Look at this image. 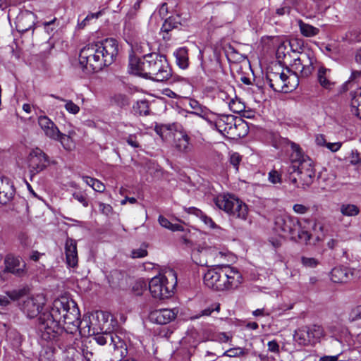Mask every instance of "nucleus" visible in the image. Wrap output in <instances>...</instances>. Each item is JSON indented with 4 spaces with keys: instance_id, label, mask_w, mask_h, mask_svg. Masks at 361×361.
Masks as SVG:
<instances>
[{
    "instance_id": "nucleus-28",
    "label": "nucleus",
    "mask_w": 361,
    "mask_h": 361,
    "mask_svg": "<svg viewBox=\"0 0 361 361\" xmlns=\"http://www.w3.org/2000/svg\"><path fill=\"white\" fill-rule=\"evenodd\" d=\"M331 71L324 66H321L317 73V78L319 84L325 89L331 90L334 85V82H331L329 78V74Z\"/></svg>"
},
{
    "instance_id": "nucleus-16",
    "label": "nucleus",
    "mask_w": 361,
    "mask_h": 361,
    "mask_svg": "<svg viewBox=\"0 0 361 361\" xmlns=\"http://www.w3.org/2000/svg\"><path fill=\"white\" fill-rule=\"evenodd\" d=\"M4 272L11 273L18 277L24 276L27 274L26 264L20 257L7 255L4 259Z\"/></svg>"
},
{
    "instance_id": "nucleus-1",
    "label": "nucleus",
    "mask_w": 361,
    "mask_h": 361,
    "mask_svg": "<svg viewBox=\"0 0 361 361\" xmlns=\"http://www.w3.org/2000/svg\"><path fill=\"white\" fill-rule=\"evenodd\" d=\"M132 71L144 78L157 82H164L171 77V69L164 55L150 53L136 61L131 59Z\"/></svg>"
},
{
    "instance_id": "nucleus-42",
    "label": "nucleus",
    "mask_w": 361,
    "mask_h": 361,
    "mask_svg": "<svg viewBox=\"0 0 361 361\" xmlns=\"http://www.w3.org/2000/svg\"><path fill=\"white\" fill-rule=\"evenodd\" d=\"M352 106L355 108L354 113L361 119V90L353 97Z\"/></svg>"
},
{
    "instance_id": "nucleus-48",
    "label": "nucleus",
    "mask_w": 361,
    "mask_h": 361,
    "mask_svg": "<svg viewBox=\"0 0 361 361\" xmlns=\"http://www.w3.org/2000/svg\"><path fill=\"white\" fill-rule=\"evenodd\" d=\"M147 283L142 279H139L136 281L133 286V290L137 295H142L143 290H146Z\"/></svg>"
},
{
    "instance_id": "nucleus-14",
    "label": "nucleus",
    "mask_w": 361,
    "mask_h": 361,
    "mask_svg": "<svg viewBox=\"0 0 361 361\" xmlns=\"http://www.w3.org/2000/svg\"><path fill=\"white\" fill-rule=\"evenodd\" d=\"M99 51L104 66H107L111 65L115 60L118 53V42L113 38L106 39L102 42L96 44Z\"/></svg>"
},
{
    "instance_id": "nucleus-10",
    "label": "nucleus",
    "mask_w": 361,
    "mask_h": 361,
    "mask_svg": "<svg viewBox=\"0 0 361 361\" xmlns=\"http://www.w3.org/2000/svg\"><path fill=\"white\" fill-rule=\"evenodd\" d=\"M324 336L323 328L317 324L305 326L295 331L294 341L300 345H309L317 343Z\"/></svg>"
},
{
    "instance_id": "nucleus-27",
    "label": "nucleus",
    "mask_w": 361,
    "mask_h": 361,
    "mask_svg": "<svg viewBox=\"0 0 361 361\" xmlns=\"http://www.w3.org/2000/svg\"><path fill=\"white\" fill-rule=\"evenodd\" d=\"M110 345H113L115 353L121 357H125L127 355L126 343L117 334H111Z\"/></svg>"
},
{
    "instance_id": "nucleus-6",
    "label": "nucleus",
    "mask_w": 361,
    "mask_h": 361,
    "mask_svg": "<svg viewBox=\"0 0 361 361\" xmlns=\"http://www.w3.org/2000/svg\"><path fill=\"white\" fill-rule=\"evenodd\" d=\"M66 331V326H61V322L50 314L43 312L39 317L38 333L42 339L47 341H58Z\"/></svg>"
},
{
    "instance_id": "nucleus-19",
    "label": "nucleus",
    "mask_w": 361,
    "mask_h": 361,
    "mask_svg": "<svg viewBox=\"0 0 361 361\" xmlns=\"http://www.w3.org/2000/svg\"><path fill=\"white\" fill-rule=\"evenodd\" d=\"M224 269L226 290L237 288L243 281L241 274L236 268L229 265H224Z\"/></svg>"
},
{
    "instance_id": "nucleus-37",
    "label": "nucleus",
    "mask_w": 361,
    "mask_h": 361,
    "mask_svg": "<svg viewBox=\"0 0 361 361\" xmlns=\"http://www.w3.org/2000/svg\"><path fill=\"white\" fill-rule=\"evenodd\" d=\"M158 221L162 227L172 231H183V226L182 225L178 224H173L162 215L159 216Z\"/></svg>"
},
{
    "instance_id": "nucleus-31",
    "label": "nucleus",
    "mask_w": 361,
    "mask_h": 361,
    "mask_svg": "<svg viewBox=\"0 0 361 361\" xmlns=\"http://www.w3.org/2000/svg\"><path fill=\"white\" fill-rule=\"evenodd\" d=\"M185 210L188 214H194L199 217L209 228H215L216 227V224L214 222L212 218L207 216L200 209L196 207H188L185 209Z\"/></svg>"
},
{
    "instance_id": "nucleus-59",
    "label": "nucleus",
    "mask_w": 361,
    "mask_h": 361,
    "mask_svg": "<svg viewBox=\"0 0 361 361\" xmlns=\"http://www.w3.org/2000/svg\"><path fill=\"white\" fill-rule=\"evenodd\" d=\"M147 255V251L144 248H139L132 251V257L141 258Z\"/></svg>"
},
{
    "instance_id": "nucleus-3",
    "label": "nucleus",
    "mask_w": 361,
    "mask_h": 361,
    "mask_svg": "<svg viewBox=\"0 0 361 361\" xmlns=\"http://www.w3.org/2000/svg\"><path fill=\"white\" fill-rule=\"evenodd\" d=\"M275 229L284 237H289L293 240L307 242L310 235L307 231L301 230L300 221L288 215L279 216L275 219Z\"/></svg>"
},
{
    "instance_id": "nucleus-46",
    "label": "nucleus",
    "mask_w": 361,
    "mask_h": 361,
    "mask_svg": "<svg viewBox=\"0 0 361 361\" xmlns=\"http://www.w3.org/2000/svg\"><path fill=\"white\" fill-rule=\"evenodd\" d=\"M242 160L241 156L237 152H233L230 154L229 162L235 168V171H238L239 164Z\"/></svg>"
},
{
    "instance_id": "nucleus-7",
    "label": "nucleus",
    "mask_w": 361,
    "mask_h": 361,
    "mask_svg": "<svg viewBox=\"0 0 361 361\" xmlns=\"http://www.w3.org/2000/svg\"><path fill=\"white\" fill-rule=\"evenodd\" d=\"M218 208L224 210L231 217L246 220L248 214L247 206L231 195H220L214 199Z\"/></svg>"
},
{
    "instance_id": "nucleus-47",
    "label": "nucleus",
    "mask_w": 361,
    "mask_h": 361,
    "mask_svg": "<svg viewBox=\"0 0 361 361\" xmlns=\"http://www.w3.org/2000/svg\"><path fill=\"white\" fill-rule=\"evenodd\" d=\"M301 263L305 267L314 268L317 266L319 262L314 257H302Z\"/></svg>"
},
{
    "instance_id": "nucleus-64",
    "label": "nucleus",
    "mask_w": 361,
    "mask_h": 361,
    "mask_svg": "<svg viewBox=\"0 0 361 361\" xmlns=\"http://www.w3.org/2000/svg\"><path fill=\"white\" fill-rule=\"evenodd\" d=\"M315 142L317 145L322 146V147H324V146L326 147V143H327L324 135H322V134H319V135H316Z\"/></svg>"
},
{
    "instance_id": "nucleus-13",
    "label": "nucleus",
    "mask_w": 361,
    "mask_h": 361,
    "mask_svg": "<svg viewBox=\"0 0 361 361\" xmlns=\"http://www.w3.org/2000/svg\"><path fill=\"white\" fill-rule=\"evenodd\" d=\"M204 284L215 290H226L224 265L208 270L204 276Z\"/></svg>"
},
{
    "instance_id": "nucleus-52",
    "label": "nucleus",
    "mask_w": 361,
    "mask_h": 361,
    "mask_svg": "<svg viewBox=\"0 0 361 361\" xmlns=\"http://www.w3.org/2000/svg\"><path fill=\"white\" fill-rule=\"evenodd\" d=\"M246 352L241 348L229 349L226 352V355L229 357H240L245 355Z\"/></svg>"
},
{
    "instance_id": "nucleus-33",
    "label": "nucleus",
    "mask_w": 361,
    "mask_h": 361,
    "mask_svg": "<svg viewBox=\"0 0 361 361\" xmlns=\"http://www.w3.org/2000/svg\"><path fill=\"white\" fill-rule=\"evenodd\" d=\"M298 25L300 33L306 37H312L319 33V29L313 25L304 23L302 20H298Z\"/></svg>"
},
{
    "instance_id": "nucleus-53",
    "label": "nucleus",
    "mask_w": 361,
    "mask_h": 361,
    "mask_svg": "<svg viewBox=\"0 0 361 361\" xmlns=\"http://www.w3.org/2000/svg\"><path fill=\"white\" fill-rule=\"evenodd\" d=\"M100 15H101V12H97L95 13H90V14L87 15L84 20H82L80 23H78V27L80 29H83L87 25V24L88 23V22L90 20H92L93 18H99V16Z\"/></svg>"
},
{
    "instance_id": "nucleus-32",
    "label": "nucleus",
    "mask_w": 361,
    "mask_h": 361,
    "mask_svg": "<svg viewBox=\"0 0 361 361\" xmlns=\"http://www.w3.org/2000/svg\"><path fill=\"white\" fill-rule=\"evenodd\" d=\"M177 65L182 69H185L188 66V49L181 47L174 52Z\"/></svg>"
},
{
    "instance_id": "nucleus-35",
    "label": "nucleus",
    "mask_w": 361,
    "mask_h": 361,
    "mask_svg": "<svg viewBox=\"0 0 361 361\" xmlns=\"http://www.w3.org/2000/svg\"><path fill=\"white\" fill-rule=\"evenodd\" d=\"M340 212L343 216H355L360 213V209L355 204H343L341 205Z\"/></svg>"
},
{
    "instance_id": "nucleus-34",
    "label": "nucleus",
    "mask_w": 361,
    "mask_h": 361,
    "mask_svg": "<svg viewBox=\"0 0 361 361\" xmlns=\"http://www.w3.org/2000/svg\"><path fill=\"white\" fill-rule=\"evenodd\" d=\"M296 162H291V164L287 168V174L288 180L296 188L301 187L299 176L298 173V166H295Z\"/></svg>"
},
{
    "instance_id": "nucleus-60",
    "label": "nucleus",
    "mask_w": 361,
    "mask_h": 361,
    "mask_svg": "<svg viewBox=\"0 0 361 361\" xmlns=\"http://www.w3.org/2000/svg\"><path fill=\"white\" fill-rule=\"evenodd\" d=\"M92 189L99 192H103L105 190V185L100 180L95 179L94 182L92 183Z\"/></svg>"
},
{
    "instance_id": "nucleus-17",
    "label": "nucleus",
    "mask_w": 361,
    "mask_h": 361,
    "mask_svg": "<svg viewBox=\"0 0 361 361\" xmlns=\"http://www.w3.org/2000/svg\"><path fill=\"white\" fill-rule=\"evenodd\" d=\"M44 304L45 298L42 295H37L24 300L22 310L27 317L33 318L39 314Z\"/></svg>"
},
{
    "instance_id": "nucleus-4",
    "label": "nucleus",
    "mask_w": 361,
    "mask_h": 361,
    "mask_svg": "<svg viewBox=\"0 0 361 361\" xmlns=\"http://www.w3.org/2000/svg\"><path fill=\"white\" fill-rule=\"evenodd\" d=\"M292 149L293 153L290 155V160L291 162H296L295 166L298 168L297 175L299 176L301 187L305 188L312 184L315 176L313 161L302 154L298 145L292 144Z\"/></svg>"
},
{
    "instance_id": "nucleus-9",
    "label": "nucleus",
    "mask_w": 361,
    "mask_h": 361,
    "mask_svg": "<svg viewBox=\"0 0 361 361\" xmlns=\"http://www.w3.org/2000/svg\"><path fill=\"white\" fill-rule=\"evenodd\" d=\"M79 62L88 72H97L105 66L96 44H89L81 49Z\"/></svg>"
},
{
    "instance_id": "nucleus-12",
    "label": "nucleus",
    "mask_w": 361,
    "mask_h": 361,
    "mask_svg": "<svg viewBox=\"0 0 361 361\" xmlns=\"http://www.w3.org/2000/svg\"><path fill=\"white\" fill-rule=\"evenodd\" d=\"M316 63L317 59L314 54L308 50L300 53L299 56L294 59L293 66L300 73L302 77L307 78L312 73Z\"/></svg>"
},
{
    "instance_id": "nucleus-29",
    "label": "nucleus",
    "mask_w": 361,
    "mask_h": 361,
    "mask_svg": "<svg viewBox=\"0 0 361 361\" xmlns=\"http://www.w3.org/2000/svg\"><path fill=\"white\" fill-rule=\"evenodd\" d=\"M133 113L134 115L139 116L149 115V102L147 99L136 102L133 106Z\"/></svg>"
},
{
    "instance_id": "nucleus-5",
    "label": "nucleus",
    "mask_w": 361,
    "mask_h": 361,
    "mask_svg": "<svg viewBox=\"0 0 361 361\" xmlns=\"http://www.w3.org/2000/svg\"><path fill=\"white\" fill-rule=\"evenodd\" d=\"M176 274L169 269L164 274L153 277L148 283L149 290L154 298L164 299L171 296V290L176 283Z\"/></svg>"
},
{
    "instance_id": "nucleus-61",
    "label": "nucleus",
    "mask_w": 361,
    "mask_h": 361,
    "mask_svg": "<svg viewBox=\"0 0 361 361\" xmlns=\"http://www.w3.org/2000/svg\"><path fill=\"white\" fill-rule=\"evenodd\" d=\"M268 350L270 352L278 353L279 352V345L278 343L275 341H271L268 342Z\"/></svg>"
},
{
    "instance_id": "nucleus-22",
    "label": "nucleus",
    "mask_w": 361,
    "mask_h": 361,
    "mask_svg": "<svg viewBox=\"0 0 361 361\" xmlns=\"http://www.w3.org/2000/svg\"><path fill=\"white\" fill-rule=\"evenodd\" d=\"M190 138L183 129L175 130L173 133V146L179 152L187 153L190 151Z\"/></svg>"
},
{
    "instance_id": "nucleus-62",
    "label": "nucleus",
    "mask_w": 361,
    "mask_h": 361,
    "mask_svg": "<svg viewBox=\"0 0 361 361\" xmlns=\"http://www.w3.org/2000/svg\"><path fill=\"white\" fill-rule=\"evenodd\" d=\"M18 238H19L20 243L23 246H29L31 243V240H30L29 236L26 233H20L19 235Z\"/></svg>"
},
{
    "instance_id": "nucleus-50",
    "label": "nucleus",
    "mask_w": 361,
    "mask_h": 361,
    "mask_svg": "<svg viewBox=\"0 0 361 361\" xmlns=\"http://www.w3.org/2000/svg\"><path fill=\"white\" fill-rule=\"evenodd\" d=\"M65 109L72 114H76L80 111V107L71 100L66 101Z\"/></svg>"
},
{
    "instance_id": "nucleus-54",
    "label": "nucleus",
    "mask_w": 361,
    "mask_h": 361,
    "mask_svg": "<svg viewBox=\"0 0 361 361\" xmlns=\"http://www.w3.org/2000/svg\"><path fill=\"white\" fill-rule=\"evenodd\" d=\"M269 180L274 184L280 183L281 182V176L276 170H272L269 173Z\"/></svg>"
},
{
    "instance_id": "nucleus-56",
    "label": "nucleus",
    "mask_w": 361,
    "mask_h": 361,
    "mask_svg": "<svg viewBox=\"0 0 361 361\" xmlns=\"http://www.w3.org/2000/svg\"><path fill=\"white\" fill-rule=\"evenodd\" d=\"M73 197L75 200L80 202L84 207L88 206V202L85 197V195L81 192H75L73 193Z\"/></svg>"
},
{
    "instance_id": "nucleus-23",
    "label": "nucleus",
    "mask_w": 361,
    "mask_h": 361,
    "mask_svg": "<svg viewBox=\"0 0 361 361\" xmlns=\"http://www.w3.org/2000/svg\"><path fill=\"white\" fill-rule=\"evenodd\" d=\"M65 253L67 264L71 267H76L78 262V257L77 242L75 240L67 238L65 243Z\"/></svg>"
},
{
    "instance_id": "nucleus-38",
    "label": "nucleus",
    "mask_w": 361,
    "mask_h": 361,
    "mask_svg": "<svg viewBox=\"0 0 361 361\" xmlns=\"http://www.w3.org/2000/svg\"><path fill=\"white\" fill-rule=\"evenodd\" d=\"M179 25L180 23L176 21L174 18L169 17L165 20L161 30L162 32L168 35L170 31H171L173 29L177 28Z\"/></svg>"
},
{
    "instance_id": "nucleus-2",
    "label": "nucleus",
    "mask_w": 361,
    "mask_h": 361,
    "mask_svg": "<svg viewBox=\"0 0 361 361\" xmlns=\"http://www.w3.org/2000/svg\"><path fill=\"white\" fill-rule=\"evenodd\" d=\"M54 318L63 323L66 332L73 334L76 332L81 324L80 313L76 302L66 296H61L54 300L49 312Z\"/></svg>"
},
{
    "instance_id": "nucleus-51",
    "label": "nucleus",
    "mask_w": 361,
    "mask_h": 361,
    "mask_svg": "<svg viewBox=\"0 0 361 361\" xmlns=\"http://www.w3.org/2000/svg\"><path fill=\"white\" fill-rule=\"evenodd\" d=\"M125 140L130 146L134 148L141 147L140 144L137 139V135L135 134L129 135L128 137L125 138Z\"/></svg>"
},
{
    "instance_id": "nucleus-11",
    "label": "nucleus",
    "mask_w": 361,
    "mask_h": 361,
    "mask_svg": "<svg viewBox=\"0 0 361 361\" xmlns=\"http://www.w3.org/2000/svg\"><path fill=\"white\" fill-rule=\"evenodd\" d=\"M288 76L279 65L271 67L267 73L266 80L270 87L276 92H288Z\"/></svg>"
},
{
    "instance_id": "nucleus-45",
    "label": "nucleus",
    "mask_w": 361,
    "mask_h": 361,
    "mask_svg": "<svg viewBox=\"0 0 361 361\" xmlns=\"http://www.w3.org/2000/svg\"><path fill=\"white\" fill-rule=\"evenodd\" d=\"M228 104L230 109L234 113H240L245 109V106L243 105V104L237 100L232 99L229 102Z\"/></svg>"
},
{
    "instance_id": "nucleus-58",
    "label": "nucleus",
    "mask_w": 361,
    "mask_h": 361,
    "mask_svg": "<svg viewBox=\"0 0 361 361\" xmlns=\"http://www.w3.org/2000/svg\"><path fill=\"white\" fill-rule=\"evenodd\" d=\"M293 209L298 214H304L309 211V207L301 204H295L293 205Z\"/></svg>"
},
{
    "instance_id": "nucleus-40",
    "label": "nucleus",
    "mask_w": 361,
    "mask_h": 361,
    "mask_svg": "<svg viewBox=\"0 0 361 361\" xmlns=\"http://www.w3.org/2000/svg\"><path fill=\"white\" fill-rule=\"evenodd\" d=\"M111 333H102L96 334L92 338V342L100 345H104L107 343H110Z\"/></svg>"
},
{
    "instance_id": "nucleus-25",
    "label": "nucleus",
    "mask_w": 361,
    "mask_h": 361,
    "mask_svg": "<svg viewBox=\"0 0 361 361\" xmlns=\"http://www.w3.org/2000/svg\"><path fill=\"white\" fill-rule=\"evenodd\" d=\"M81 350L87 361H97L99 351L92 341L85 340L82 341Z\"/></svg>"
},
{
    "instance_id": "nucleus-49",
    "label": "nucleus",
    "mask_w": 361,
    "mask_h": 361,
    "mask_svg": "<svg viewBox=\"0 0 361 361\" xmlns=\"http://www.w3.org/2000/svg\"><path fill=\"white\" fill-rule=\"evenodd\" d=\"M349 158L351 164L361 166V153L357 150H353Z\"/></svg>"
},
{
    "instance_id": "nucleus-44",
    "label": "nucleus",
    "mask_w": 361,
    "mask_h": 361,
    "mask_svg": "<svg viewBox=\"0 0 361 361\" xmlns=\"http://www.w3.org/2000/svg\"><path fill=\"white\" fill-rule=\"evenodd\" d=\"M220 310V305L216 304L214 305H211L206 309L202 310L198 314H197L195 318H199L202 316H209L214 311L219 312Z\"/></svg>"
},
{
    "instance_id": "nucleus-24",
    "label": "nucleus",
    "mask_w": 361,
    "mask_h": 361,
    "mask_svg": "<svg viewBox=\"0 0 361 361\" xmlns=\"http://www.w3.org/2000/svg\"><path fill=\"white\" fill-rule=\"evenodd\" d=\"M352 277L353 273L347 267H335L331 272V279L334 283H346Z\"/></svg>"
},
{
    "instance_id": "nucleus-55",
    "label": "nucleus",
    "mask_w": 361,
    "mask_h": 361,
    "mask_svg": "<svg viewBox=\"0 0 361 361\" xmlns=\"http://www.w3.org/2000/svg\"><path fill=\"white\" fill-rule=\"evenodd\" d=\"M38 361H55L53 352L49 350L41 352Z\"/></svg>"
},
{
    "instance_id": "nucleus-8",
    "label": "nucleus",
    "mask_w": 361,
    "mask_h": 361,
    "mask_svg": "<svg viewBox=\"0 0 361 361\" xmlns=\"http://www.w3.org/2000/svg\"><path fill=\"white\" fill-rule=\"evenodd\" d=\"M190 114L201 116L210 125L212 128L216 130L225 136L232 137L235 135L234 131L236 129V124L233 116H218L212 113L200 115L198 112H190Z\"/></svg>"
},
{
    "instance_id": "nucleus-20",
    "label": "nucleus",
    "mask_w": 361,
    "mask_h": 361,
    "mask_svg": "<svg viewBox=\"0 0 361 361\" xmlns=\"http://www.w3.org/2000/svg\"><path fill=\"white\" fill-rule=\"evenodd\" d=\"M174 309H160L149 314V319L158 324H166L173 320L177 314Z\"/></svg>"
},
{
    "instance_id": "nucleus-18",
    "label": "nucleus",
    "mask_w": 361,
    "mask_h": 361,
    "mask_svg": "<svg viewBox=\"0 0 361 361\" xmlns=\"http://www.w3.org/2000/svg\"><path fill=\"white\" fill-rule=\"evenodd\" d=\"M36 15L30 11H20L16 17V27L18 32L24 33L30 30L34 31L36 22Z\"/></svg>"
},
{
    "instance_id": "nucleus-43",
    "label": "nucleus",
    "mask_w": 361,
    "mask_h": 361,
    "mask_svg": "<svg viewBox=\"0 0 361 361\" xmlns=\"http://www.w3.org/2000/svg\"><path fill=\"white\" fill-rule=\"evenodd\" d=\"M171 126L166 125H156L154 130L163 140L166 137L167 134L172 130Z\"/></svg>"
},
{
    "instance_id": "nucleus-57",
    "label": "nucleus",
    "mask_w": 361,
    "mask_h": 361,
    "mask_svg": "<svg viewBox=\"0 0 361 361\" xmlns=\"http://www.w3.org/2000/svg\"><path fill=\"white\" fill-rule=\"evenodd\" d=\"M99 211L101 213L108 216L113 212V208L110 204L99 202Z\"/></svg>"
},
{
    "instance_id": "nucleus-41",
    "label": "nucleus",
    "mask_w": 361,
    "mask_h": 361,
    "mask_svg": "<svg viewBox=\"0 0 361 361\" xmlns=\"http://www.w3.org/2000/svg\"><path fill=\"white\" fill-rule=\"evenodd\" d=\"M111 102L114 104L123 107L129 104L128 98L126 94H116L111 99Z\"/></svg>"
},
{
    "instance_id": "nucleus-63",
    "label": "nucleus",
    "mask_w": 361,
    "mask_h": 361,
    "mask_svg": "<svg viewBox=\"0 0 361 361\" xmlns=\"http://www.w3.org/2000/svg\"><path fill=\"white\" fill-rule=\"evenodd\" d=\"M326 147L331 152H336L341 148V142H327Z\"/></svg>"
},
{
    "instance_id": "nucleus-15",
    "label": "nucleus",
    "mask_w": 361,
    "mask_h": 361,
    "mask_svg": "<svg viewBox=\"0 0 361 361\" xmlns=\"http://www.w3.org/2000/svg\"><path fill=\"white\" fill-rule=\"evenodd\" d=\"M49 157L40 149L32 150L29 154L28 165L31 178L43 171L49 164Z\"/></svg>"
},
{
    "instance_id": "nucleus-26",
    "label": "nucleus",
    "mask_w": 361,
    "mask_h": 361,
    "mask_svg": "<svg viewBox=\"0 0 361 361\" xmlns=\"http://www.w3.org/2000/svg\"><path fill=\"white\" fill-rule=\"evenodd\" d=\"M14 188L8 181L4 183L0 179V204H6L13 197Z\"/></svg>"
},
{
    "instance_id": "nucleus-30",
    "label": "nucleus",
    "mask_w": 361,
    "mask_h": 361,
    "mask_svg": "<svg viewBox=\"0 0 361 361\" xmlns=\"http://www.w3.org/2000/svg\"><path fill=\"white\" fill-rule=\"evenodd\" d=\"M75 135V132L73 130H69L67 134L60 131L58 139L54 140L59 141L65 149L71 150L74 147L73 137Z\"/></svg>"
},
{
    "instance_id": "nucleus-36",
    "label": "nucleus",
    "mask_w": 361,
    "mask_h": 361,
    "mask_svg": "<svg viewBox=\"0 0 361 361\" xmlns=\"http://www.w3.org/2000/svg\"><path fill=\"white\" fill-rule=\"evenodd\" d=\"M323 51L334 59L339 58L341 54L340 47L335 43L326 45Z\"/></svg>"
},
{
    "instance_id": "nucleus-39",
    "label": "nucleus",
    "mask_w": 361,
    "mask_h": 361,
    "mask_svg": "<svg viewBox=\"0 0 361 361\" xmlns=\"http://www.w3.org/2000/svg\"><path fill=\"white\" fill-rule=\"evenodd\" d=\"M29 292V288L27 287H24L20 289L13 290L11 291L6 292V295L8 298L12 300H17L21 298L22 297L26 295Z\"/></svg>"
},
{
    "instance_id": "nucleus-21",
    "label": "nucleus",
    "mask_w": 361,
    "mask_h": 361,
    "mask_svg": "<svg viewBox=\"0 0 361 361\" xmlns=\"http://www.w3.org/2000/svg\"><path fill=\"white\" fill-rule=\"evenodd\" d=\"M37 123L47 137L53 140L58 139L60 130L48 116H39L37 118Z\"/></svg>"
}]
</instances>
